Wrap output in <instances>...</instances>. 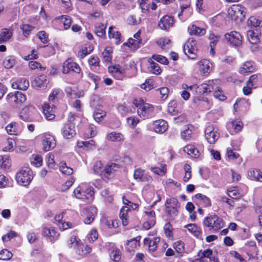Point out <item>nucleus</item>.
<instances>
[{
	"label": "nucleus",
	"mask_w": 262,
	"mask_h": 262,
	"mask_svg": "<svg viewBox=\"0 0 262 262\" xmlns=\"http://www.w3.org/2000/svg\"><path fill=\"white\" fill-rule=\"evenodd\" d=\"M134 104L137 108L138 115L141 118L146 119L155 116L154 107L152 104L136 99L134 101Z\"/></svg>",
	"instance_id": "nucleus-1"
},
{
	"label": "nucleus",
	"mask_w": 262,
	"mask_h": 262,
	"mask_svg": "<svg viewBox=\"0 0 262 262\" xmlns=\"http://www.w3.org/2000/svg\"><path fill=\"white\" fill-rule=\"evenodd\" d=\"M76 198L91 201L93 199L94 192L93 187L88 184H81L74 191Z\"/></svg>",
	"instance_id": "nucleus-2"
},
{
	"label": "nucleus",
	"mask_w": 262,
	"mask_h": 262,
	"mask_svg": "<svg viewBox=\"0 0 262 262\" xmlns=\"http://www.w3.org/2000/svg\"><path fill=\"white\" fill-rule=\"evenodd\" d=\"M204 227H207L209 230L217 231L224 226L223 220L215 214H209L206 216L203 222Z\"/></svg>",
	"instance_id": "nucleus-3"
},
{
	"label": "nucleus",
	"mask_w": 262,
	"mask_h": 262,
	"mask_svg": "<svg viewBox=\"0 0 262 262\" xmlns=\"http://www.w3.org/2000/svg\"><path fill=\"white\" fill-rule=\"evenodd\" d=\"M165 214L169 219H174L177 216L180 208V203L177 199L171 198L167 199L165 203Z\"/></svg>",
	"instance_id": "nucleus-4"
},
{
	"label": "nucleus",
	"mask_w": 262,
	"mask_h": 262,
	"mask_svg": "<svg viewBox=\"0 0 262 262\" xmlns=\"http://www.w3.org/2000/svg\"><path fill=\"white\" fill-rule=\"evenodd\" d=\"M33 178V171L28 167L23 168L16 174V180L17 183L24 186H28Z\"/></svg>",
	"instance_id": "nucleus-5"
},
{
	"label": "nucleus",
	"mask_w": 262,
	"mask_h": 262,
	"mask_svg": "<svg viewBox=\"0 0 262 262\" xmlns=\"http://www.w3.org/2000/svg\"><path fill=\"white\" fill-rule=\"evenodd\" d=\"M229 15L232 19L242 21L245 18L246 8L241 5H233L228 9Z\"/></svg>",
	"instance_id": "nucleus-6"
},
{
	"label": "nucleus",
	"mask_w": 262,
	"mask_h": 262,
	"mask_svg": "<svg viewBox=\"0 0 262 262\" xmlns=\"http://www.w3.org/2000/svg\"><path fill=\"white\" fill-rule=\"evenodd\" d=\"M160 241V239L159 237H154L152 238H145L144 239V245L148 246V251L154 257H158L160 255V254H157L156 253H154L157 250Z\"/></svg>",
	"instance_id": "nucleus-7"
},
{
	"label": "nucleus",
	"mask_w": 262,
	"mask_h": 262,
	"mask_svg": "<svg viewBox=\"0 0 262 262\" xmlns=\"http://www.w3.org/2000/svg\"><path fill=\"white\" fill-rule=\"evenodd\" d=\"M225 37L230 44L234 47H237L242 43V37L239 33L236 31H231L225 34Z\"/></svg>",
	"instance_id": "nucleus-8"
},
{
	"label": "nucleus",
	"mask_w": 262,
	"mask_h": 262,
	"mask_svg": "<svg viewBox=\"0 0 262 262\" xmlns=\"http://www.w3.org/2000/svg\"><path fill=\"white\" fill-rule=\"evenodd\" d=\"M42 234L47 240L52 243H54L58 238L59 234L53 228L45 227L42 229Z\"/></svg>",
	"instance_id": "nucleus-9"
},
{
	"label": "nucleus",
	"mask_w": 262,
	"mask_h": 262,
	"mask_svg": "<svg viewBox=\"0 0 262 262\" xmlns=\"http://www.w3.org/2000/svg\"><path fill=\"white\" fill-rule=\"evenodd\" d=\"M134 178L137 182H150L152 180L150 175L145 173L144 170L140 168L135 170Z\"/></svg>",
	"instance_id": "nucleus-10"
},
{
	"label": "nucleus",
	"mask_w": 262,
	"mask_h": 262,
	"mask_svg": "<svg viewBox=\"0 0 262 262\" xmlns=\"http://www.w3.org/2000/svg\"><path fill=\"white\" fill-rule=\"evenodd\" d=\"M61 130L62 136L66 139H71L76 135L75 126L71 122L64 124Z\"/></svg>",
	"instance_id": "nucleus-11"
},
{
	"label": "nucleus",
	"mask_w": 262,
	"mask_h": 262,
	"mask_svg": "<svg viewBox=\"0 0 262 262\" xmlns=\"http://www.w3.org/2000/svg\"><path fill=\"white\" fill-rule=\"evenodd\" d=\"M42 146V148L45 151L54 148L56 146L54 137L50 135H45L43 137Z\"/></svg>",
	"instance_id": "nucleus-12"
},
{
	"label": "nucleus",
	"mask_w": 262,
	"mask_h": 262,
	"mask_svg": "<svg viewBox=\"0 0 262 262\" xmlns=\"http://www.w3.org/2000/svg\"><path fill=\"white\" fill-rule=\"evenodd\" d=\"M48 82L47 76L45 75H41L34 78L31 82V85L36 89H43L47 86Z\"/></svg>",
	"instance_id": "nucleus-13"
},
{
	"label": "nucleus",
	"mask_w": 262,
	"mask_h": 262,
	"mask_svg": "<svg viewBox=\"0 0 262 262\" xmlns=\"http://www.w3.org/2000/svg\"><path fill=\"white\" fill-rule=\"evenodd\" d=\"M212 81H209L208 83H202L196 85V93L199 95L208 94L214 91V86Z\"/></svg>",
	"instance_id": "nucleus-14"
},
{
	"label": "nucleus",
	"mask_w": 262,
	"mask_h": 262,
	"mask_svg": "<svg viewBox=\"0 0 262 262\" xmlns=\"http://www.w3.org/2000/svg\"><path fill=\"white\" fill-rule=\"evenodd\" d=\"M62 71L63 73L64 74L68 73L70 71L79 73L80 72V68L76 63L70 61L69 60H68L63 63Z\"/></svg>",
	"instance_id": "nucleus-15"
},
{
	"label": "nucleus",
	"mask_w": 262,
	"mask_h": 262,
	"mask_svg": "<svg viewBox=\"0 0 262 262\" xmlns=\"http://www.w3.org/2000/svg\"><path fill=\"white\" fill-rule=\"evenodd\" d=\"M97 212V208L93 206L88 207L85 208L84 214L86 216L84 220L85 224H91L94 220L95 216Z\"/></svg>",
	"instance_id": "nucleus-16"
},
{
	"label": "nucleus",
	"mask_w": 262,
	"mask_h": 262,
	"mask_svg": "<svg viewBox=\"0 0 262 262\" xmlns=\"http://www.w3.org/2000/svg\"><path fill=\"white\" fill-rule=\"evenodd\" d=\"M119 168V165L114 163H109L107 164L103 170V176L107 179H110L113 177L114 173Z\"/></svg>",
	"instance_id": "nucleus-17"
},
{
	"label": "nucleus",
	"mask_w": 262,
	"mask_h": 262,
	"mask_svg": "<svg viewBox=\"0 0 262 262\" xmlns=\"http://www.w3.org/2000/svg\"><path fill=\"white\" fill-rule=\"evenodd\" d=\"M173 17L165 15L160 19L158 26L161 29L166 30L173 25Z\"/></svg>",
	"instance_id": "nucleus-18"
},
{
	"label": "nucleus",
	"mask_w": 262,
	"mask_h": 262,
	"mask_svg": "<svg viewBox=\"0 0 262 262\" xmlns=\"http://www.w3.org/2000/svg\"><path fill=\"white\" fill-rule=\"evenodd\" d=\"M54 105L52 106L49 103H45L42 106V112L46 118L48 120H52L55 118Z\"/></svg>",
	"instance_id": "nucleus-19"
},
{
	"label": "nucleus",
	"mask_w": 262,
	"mask_h": 262,
	"mask_svg": "<svg viewBox=\"0 0 262 262\" xmlns=\"http://www.w3.org/2000/svg\"><path fill=\"white\" fill-rule=\"evenodd\" d=\"M260 34L259 29L255 28L253 30H250L247 31V37L251 44H256L259 41V35Z\"/></svg>",
	"instance_id": "nucleus-20"
},
{
	"label": "nucleus",
	"mask_w": 262,
	"mask_h": 262,
	"mask_svg": "<svg viewBox=\"0 0 262 262\" xmlns=\"http://www.w3.org/2000/svg\"><path fill=\"white\" fill-rule=\"evenodd\" d=\"M153 127L155 132L163 133L167 129L168 124L164 120H158L154 122Z\"/></svg>",
	"instance_id": "nucleus-21"
},
{
	"label": "nucleus",
	"mask_w": 262,
	"mask_h": 262,
	"mask_svg": "<svg viewBox=\"0 0 262 262\" xmlns=\"http://www.w3.org/2000/svg\"><path fill=\"white\" fill-rule=\"evenodd\" d=\"M220 38V35L215 34L213 31H209L208 38L210 40V54L213 56L215 53L214 50V47L216 45L217 42Z\"/></svg>",
	"instance_id": "nucleus-22"
},
{
	"label": "nucleus",
	"mask_w": 262,
	"mask_h": 262,
	"mask_svg": "<svg viewBox=\"0 0 262 262\" xmlns=\"http://www.w3.org/2000/svg\"><path fill=\"white\" fill-rule=\"evenodd\" d=\"M200 70L203 75H208L211 69V63L208 60H203L198 62Z\"/></svg>",
	"instance_id": "nucleus-23"
},
{
	"label": "nucleus",
	"mask_w": 262,
	"mask_h": 262,
	"mask_svg": "<svg viewBox=\"0 0 262 262\" xmlns=\"http://www.w3.org/2000/svg\"><path fill=\"white\" fill-rule=\"evenodd\" d=\"M184 151L194 158H199L201 156V152L192 144L186 145L184 148Z\"/></svg>",
	"instance_id": "nucleus-24"
},
{
	"label": "nucleus",
	"mask_w": 262,
	"mask_h": 262,
	"mask_svg": "<svg viewBox=\"0 0 262 262\" xmlns=\"http://www.w3.org/2000/svg\"><path fill=\"white\" fill-rule=\"evenodd\" d=\"M248 177L251 180L262 182V174L258 169L252 168L248 171Z\"/></svg>",
	"instance_id": "nucleus-25"
},
{
	"label": "nucleus",
	"mask_w": 262,
	"mask_h": 262,
	"mask_svg": "<svg viewBox=\"0 0 262 262\" xmlns=\"http://www.w3.org/2000/svg\"><path fill=\"white\" fill-rule=\"evenodd\" d=\"M194 198L196 199L198 204L204 207H208L211 205L210 200L207 196L201 193H197L194 196Z\"/></svg>",
	"instance_id": "nucleus-26"
},
{
	"label": "nucleus",
	"mask_w": 262,
	"mask_h": 262,
	"mask_svg": "<svg viewBox=\"0 0 262 262\" xmlns=\"http://www.w3.org/2000/svg\"><path fill=\"white\" fill-rule=\"evenodd\" d=\"M29 85L28 80L24 78H21L12 84V87L14 89H19L23 91L27 90Z\"/></svg>",
	"instance_id": "nucleus-27"
},
{
	"label": "nucleus",
	"mask_w": 262,
	"mask_h": 262,
	"mask_svg": "<svg viewBox=\"0 0 262 262\" xmlns=\"http://www.w3.org/2000/svg\"><path fill=\"white\" fill-rule=\"evenodd\" d=\"M111 258L115 262H119L121 259V253L120 250L115 246H113L110 249Z\"/></svg>",
	"instance_id": "nucleus-28"
},
{
	"label": "nucleus",
	"mask_w": 262,
	"mask_h": 262,
	"mask_svg": "<svg viewBox=\"0 0 262 262\" xmlns=\"http://www.w3.org/2000/svg\"><path fill=\"white\" fill-rule=\"evenodd\" d=\"M141 236H138L136 237L133 238L130 240H128L126 244V249L128 251H131L134 249L140 246V241Z\"/></svg>",
	"instance_id": "nucleus-29"
},
{
	"label": "nucleus",
	"mask_w": 262,
	"mask_h": 262,
	"mask_svg": "<svg viewBox=\"0 0 262 262\" xmlns=\"http://www.w3.org/2000/svg\"><path fill=\"white\" fill-rule=\"evenodd\" d=\"M107 139L113 142H122L124 138L121 133L114 132L107 135Z\"/></svg>",
	"instance_id": "nucleus-30"
},
{
	"label": "nucleus",
	"mask_w": 262,
	"mask_h": 262,
	"mask_svg": "<svg viewBox=\"0 0 262 262\" xmlns=\"http://www.w3.org/2000/svg\"><path fill=\"white\" fill-rule=\"evenodd\" d=\"M129 210L127 206H123L120 211L119 217L122 221V225L126 226L128 224V212Z\"/></svg>",
	"instance_id": "nucleus-31"
},
{
	"label": "nucleus",
	"mask_w": 262,
	"mask_h": 262,
	"mask_svg": "<svg viewBox=\"0 0 262 262\" xmlns=\"http://www.w3.org/2000/svg\"><path fill=\"white\" fill-rule=\"evenodd\" d=\"M12 35V32L8 29L4 28L0 32V42H5L9 40Z\"/></svg>",
	"instance_id": "nucleus-32"
},
{
	"label": "nucleus",
	"mask_w": 262,
	"mask_h": 262,
	"mask_svg": "<svg viewBox=\"0 0 262 262\" xmlns=\"http://www.w3.org/2000/svg\"><path fill=\"white\" fill-rule=\"evenodd\" d=\"M91 248L84 244H79L76 250V253L79 255L84 256L91 252Z\"/></svg>",
	"instance_id": "nucleus-33"
},
{
	"label": "nucleus",
	"mask_w": 262,
	"mask_h": 262,
	"mask_svg": "<svg viewBox=\"0 0 262 262\" xmlns=\"http://www.w3.org/2000/svg\"><path fill=\"white\" fill-rule=\"evenodd\" d=\"M189 33L191 35H195L198 36H203L205 34L206 30L203 28H201L194 25H192L188 28Z\"/></svg>",
	"instance_id": "nucleus-34"
},
{
	"label": "nucleus",
	"mask_w": 262,
	"mask_h": 262,
	"mask_svg": "<svg viewBox=\"0 0 262 262\" xmlns=\"http://www.w3.org/2000/svg\"><path fill=\"white\" fill-rule=\"evenodd\" d=\"M194 127L192 125H189L181 133L182 138L184 140H189L192 137V132Z\"/></svg>",
	"instance_id": "nucleus-35"
},
{
	"label": "nucleus",
	"mask_w": 262,
	"mask_h": 262,
	"mask_svg": "<svg viewBox=\"0 0 262 262\" xmlns=\"http://www.w3.org/2000/svg\"><path fill=\"white\" fill-rule=\"evenodd\" d=\"M253 70V67L250 62H246L239 69V72L242 74L246 75Z\"/></svg>",
	"instance_id": "nucleus-36"
},
{
	"label": "nucleus",
	"mask_w": 262,
	"mask_h": 262,
	"mask_svg": "<svg viewBox=\"0 0 262 262\" xmlns=\"http://www.w3.org/2000/svg\"><path fill=\"white\" fill-rule=\"evenodd\" d=\"M141 40L129 38L127 42L124 43L123 45L128 46L134 50H137L140 47Z\"/></svg>",
	"instance_id": "nucleus-37"
},
{
	"label": "nucleus",
	"mask_w": 262,
	"mask_h": 262,
	"mask_svg": "<svg viewBox=\"0 0 262 262\" xmlns=\"http://www.w3.org/2000/svg\"><path fill=\"white\" fill-rule=\"evenodd\" d=\"M148 61L150 63V66L148 68L149 71L156 75L160 74L161 73L162 70L159 64L153 61L151 59H149Z\"/></svg>",
	"instance_id": "nucleus-38"
},
{
	"label": "nucleus",
	"mask_w": 262,
	"mask_h": 262,
	"mask_svg": "<svg viewBox=\"0 0 262 262\" xmlns=\"http://www.w3.org/2000/svg\"><path fill=\"white\" fill-rule=\"evenodd\" d=\"M16 63L15 59L14 56H9L5 58L3 61V65L6 69L12 68Z\"/></svg>",
	"instance_id": "nucleus-39"
},
{
	"label": "nucleus",
	"mask_w": 262,
	"mask_h": 262,
	"mask_svg": "<svg viewBox=\"0 0 262 262\" xmlns=\"http://www.w3.org/2000/svg\"><path fill=\"white\" fill-rule=\"evenodd\" d=\"M106 26L101 23L95 25V33L99 37H103L105 35Z\"/></svg>",
	"instance_id": "nucleus-40"
},
{
	"label": "nucleus",
	"mask_w": 262,
	"mask_h": 262,
	"mask_svg": "<svg viewBox=\"0 0 262 262\" xmlns=\"http://www.w3.org/2000/svg\"><path fill=\"white\" fill-rule=\"evenodd\" d=\"M189 231L193 233L195 236H198L201 232V229L194 224H189L184 226Z\"/></svg>",
	"instance_id": "nucleus-41"
},
{
	"label": "nucleus",
	"mask_w": 262,
	"mask_h": 262,
	"mask_svg": "<svg viewBox=\"0 0 262 262\" xmlns=\"http://www.w3.org/2000/svg\"><path fill=\"white\" fill-rule=\"evenodd\" d=\"M183 50L185 54L188 57V58L192 59L196 58V54L195 52L197 50V48H191L184 47Z\"/></svg>",
	"instance_id": "nucleus-42"
},
{
	"label": "nucleus",
	"mask_w": 262,
	"mask_h": 262,
	"mask_svg": "<svg viewBox=\"0 0 262 262\" xmlns=\"http://www.w3.org/2000/svg\"><path fill=\"white\" fill-rule=\"evenodd\" d=\"M205 137L208 143L210 144H214L218 139L219 137V134L215 130L211 134L206 135Z\"/></svg>",
	"instance_id": "nucleus-43"
},
{
	"label": "nucleus",
	"mask_w": 262,
	"mask_h": 262,
	"mask_svg": "<svg viewBox=\"0 0 262 262\" xmlns=\"http://www.w3.org/2000/svg\"><path fill=\"white\" fill-rule=\"evenodd\" d=\"M17 123L15 122H11L6 127V130L9 135H17L18 130L17 129Z\"/></svg>",
	"instance_id": "nucleus-44"
},
{
	"label": "nucleus",
	"mask_w": 262,
	"mask_h": 262,
	"mask_svg": "<svg viewBox=\"0 0 262 262\" xmlns=\"http://www.w3.org/2000/svg\"><path fill=\"white\" fill-rule=\"evenodd\" d=\"M93 169L95 173L103 176L104 169H103L102 164L101 161L95 162L93 165Z\"/></svg>",
	"instance_id": "nucleus-45"
},
{
	"label": "nucleus",
	"mask_w": 262,
	"mask_h": 262,
	"mask_svg": "<svg viewBox=\"0 0 262 262\" xmlns=\"http://www.w3.org/2000/svg\"><path fill=\"white\" fill-rule=\"evenodd\" d=\"M31 164L36 167H40L42 164V158L38 155H33L31 158Z\"/></svg>",
	"instance_id": "nucleus-46"
},
{
	"label": "nucleus",
	"mask_w": 262,
	"mask_h": 262,
	"mask_svg": "<svg viewBox=\"0 0 262 262\" xmlns=\"http://www.w3.org/2000/svg\"><path fill=\"white\" fill-rule=\"evenodd\" d=\"M60 171L67 175H71L73 173V169L70 167L67 166L66 162H61L59 167Z\"/></svg>",
	"instance_id": "nucleus-47"
},
{
	"label": "nucleus",
	"mask_w": 262,
	"mask_h": 262,
	"mask_svg": "<svg viewBox=\"0 0 262 262\" xmlns=\"http://www.w3.org/2000/svg\"><path fill=\"white\" fill-rule=\"evenodd\" d=\"M54 156L51 154H48L46 157V161L48 167L55 169L56 167V165L54 161Z\"/></svg>",
	"instance_id": "nucleus-48"
},
{
	"label": "nucleus",
	"mask_w": 262,
	"mask_h": 262,
	"mask_svg": "<svg viewBox=\"0 0 262 262\" xmlns=\"http://www.w3.org/2000/svg\"><path fill=\"white\" fill-rule=\"evenodd\" d=\"M248 24L255 27H259L262 26V21L257 17L251 16L248 20Z\"/></svg>",
	"instance_id": "nucleus-49"
},
{
	"label": "nucleus",
	"mask_w": 262,
	"mask_h": 262,
	"mask_svg": "<svg viewBox=\"0 0 262 262\" xmlns=\"http://www.w3.org/2000/svg\"><path fill=\"white\" fill-rule=\"evenodd\" d=\"M121 33L119 31H115L113 30V27L111 26L109 28L108 36L110 38H113L117 40V43L120 41Z\"/></svg>",
	"instance_id": "nucleus-50"
},
{
	"label": "nucleus",
	"mask_w": 262,
	"mask_h": 262,
	"mask_svg": "<svg viewBox=\"0 0 262 262\" xmlns=\"http://www.w3.org/2000/svg\"><path fill=\"white\" fill-rule=\"evenodd\" d=\"M58 19L63 23L65 29L70 28L71 25V19L68 15H62L58 17Z\"/></svg>",
	"instance_id": "nucleus-51"
},
{
	"label": "nucleus",
	"mask_w": 262,
	"mask_h": 262,
	"mask_svg": "<svg viewBox=\"0 0 262 262\" xmlns=\"http://www.w3.org/2000/svg\"><path fill=\"white\" fill-rule=\"evenodd\" d=\"M112 49L111 47H106L102 53V56L105 62H110L111 59V53Z\"/></svg>",
	"instance_id": "nucleus-52"
},
{
	"label": "nucleus",
	"mask_w": 262,
	"mask_h": 262,
	"mask_svg": "<svg viewBox=\"0 0 262 262\" xmlns=\"http://www.w3.org/2000/svg\"><path fill=\"white\" fill-rule=\"evenodd\" d=\"M10 166L9 159L5 156H0V167L8 169Z\"/></svg>",
	"instance_id": "nucleus-53"
},
{
	"label": "nucleus",
	"mask_w": 262,
	"mask_h": 262,
	"mask_svg": "<svg viewBox=\"0 0 262 262\" xmlns=\"http://www.w3.org/2000/svg\"><path fill=\"white\" fill-rule=\"evenodd\" d=\"M13 254L7 249H3L0 252V259L6 260L10 259Z\"/></svg>",
	"instance_id": "nucleus-54"
},
{
	"label": "nucleus",
	"mask_w": 262,
	"mask_h": 262,
	"mask_svg": "<svg viewBox=\"0 0 262 262\" xmlns=\"http://www.w3.org/2000/svg\"><path fill=\"white\" fill-rule=\"evenodd\" d=\"M65 92L66 93L67 95L70 97L71 98H79L80 96L75 92V90H73L70 86H67L66 88Z\"/></svg>",
	"instance_id": "nucleus-55"
},
{
	"label": "nucleus",
	"mask_w": 262,
	"mask_h": 262,
	"mask_svg": "<svg viewBox=\"0 0 262 262\" xmlns=\"http://www.w3.org/2000/svg\"><path fill=\"white\" fill-rule=\"evenodd\" d=\"M140 86L146 91H149L154 88L153 81L151 79H147L144 83L141 84Z\"/></svg>",
	"instance_id": "nucleus-56"
},
{
	"label": "nucleus",
	"mask_w": 262,
	"mask_h": 262,
	"mask_svg": "<svg viewBox=\"0 0 262 262\" xmlns=\"http://www.w3.org/2000/svg\"><path fill=\"white\" fill-rule=\"evenodd\" d=\"M212 254V251L210 249H207L204 251H199L198 253V256L201 257L202 259H203L204 258H209Z\"/></svg>",
	"instance_id": "nucleus-57"
},
{
	"label": "nucleus",
	"mask_w": 262,
	"mask_h": 262,
	"mask_svg": "<svg viewBox=\"0 0 262 262\" xmlns=\"http://www.w3.org/2000/svg\"><path fill=\"white\" fill-rule=\"evenodd\" d=\"M232 127L234 129L235 132H240L243 126V124L242 121L236 120L231 122Z\"/></svg>",
	"instance_id": "nucleus-58"
},
{
	"label": "nucleus",
	"mask_w": 262,
	"mask_h": 262,
	"mask_svg": "<svg viewBox=\"0 0 262 262\" xmlns=\"http://www.w3.org/2000/svg\"><path fill=\"white\" fill-rule=\"evenodd\" d=\"M173 247L176 252L179 254L182 253L184 251V244L181 241L174 243Z\"/></svg>",
	"instance_id": "nucleus-59"
},
{
	"label": "nucleus",
	"mask_w": 262,
	"mask_h": 262,
	"mask_svg": "<svg viewBox=\"0 0 262 262\" xmlns=\"http://www.w3.org/2000/svg\"><path fill=\"white\" fill-rule=\"evenodd\" d=\"M214 92L213 95L214 97L220 100H224L226 99V97L223 95L222 91L217 86H214Z\"/></svg>",
	"instance_id": "nucleus-60"
},
{
	"label": "nucleus",
	"mask_w": 262,
	"mask_h": 262,
	"mask_svg": "<svg viewBox=\"0 0 262 262\" xmlns=\"http://www.w3.org/2000/svg\"><path fill=\"white\" fill-rule=\"evenodd\" d=\"M34 27L29 24H24L21 25L20 29L23 31V33L24 36H27L30 34Z\"/></svg>",
	"instance_id": "nucleus-61"
},
{
	"label": "nucleus",
	"mask_w": 262,
	"mask_h": 262,
	"mask_svg": "<svg viewBox=\"0 0 262 262\" xmlns=\"http://www.w3.org/2000/svg\"><path fill=\"white\" fill-rule=\"evenodd\" d=\"M152 59L163 64H167L168 63V59L164 56L160 55H153Z\"/></svg>",
	"instance_id": "nucleus-62"
},
{
	"label": "nucleus",
	"mask_w": 262,
	"mask_h": 262,
	"mask_svg": "<svg viewBox=\"0 0 262 262\" xmlns=\"http://www.w3.org/2000/svg\"><path fill=\"white\" fill-rule=\"evenodd\" d=\"M26 100V95L20 92H16L15 93V99L14 101L16 102L22 103Z\"/></svg>",
	"instance_id": "nucleus-63"
},
{
	"label": "nucleus",
	"mask_w": 262,
	"mask_h": 262,
	"mask_svg": "<svg viewBox=\"0 0 262 262\" xmlns=\"http://www.w3.org/2000/svg\"><path fill=\"white\" fill-rule=\"evenodd\" d=\"M176 105V103L174 101H172L168 103L167 111L171 115H175L178 113Z\"/></svg>",
	"instance_id": "nucleus-64"
}]
</instances>
